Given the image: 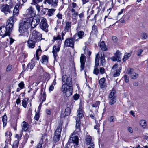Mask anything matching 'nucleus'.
<instances>
[{
  "instance_id": "1",
  "label": "nucleus",
  "mask_w": 148,
  "mask_h": 148,
  "mask_svg": "<svg viewBox=\"0 0 148 148\" xmlns=\"http://www.w3.org/2000/svg\"><path fill=\"white\" fill-rule=\"evenodd\" d=\"M30 19L29 18L23 19L19 24V32L22 35L27 36L29 33L28 30L30 27Z\"/></svg>"
},
{
  "instance_id": "2",
  "label": "nucleus",
  "mask_w": 148,
  "mask_h": 148,
  "mask_svg": "<svg viewBox=\"0 0 148 148\" xmlns=\"http://www.w3.org/2000/svg\"><path fill=\"white\" fill-rule=\"evenodd\" d=\"M77 117L76 119V130L75 131V133L78 134L79 132L80 131V119L84 115L83 113L82 110L81 108H79L77 112Z\"/></svg>"
},
{
  "instance_id": "3",
  "label": "nucleus",
  "mask_w": 148,
  "mask_h": 148,
  "mask_svg": "<svg viewBox=\"0 0 148 148\" xmlns=\"http://www.w3.org/2000/svg\"><path fill=\"white\" fill-rule=\"evenodd\" d=\"M42 35L39 32L36 30H34L29 37V39L38 42L42 39Z\"/></svg>"
},
{
  "instance_id": "4",
  "label": "nucleus",
  "mask_w": 148,
  "mask_h": 148,
  "mask_svg": "<svg viewBox=\"0 0 148 148\" xmlns=\"http://www.w3.org/2000/svg\"><path fill=\"white\" fill-rule=\"evenodd\" d=\"M62 124L60 123L57 127L54 133V136L53 137V140L55 142L58 141L60 137L61 132L62 130Z\"/></svg>"
},
{
  "instance_id": "5",
  "label": "nucleus",
  "mask_w": 148,
  "mask_h": 148,
  "mask_svg": "<svg viewBox=\"0 0 148 148\" xmlns=\"http://www.w3.org/2000/svg\"><path fill=\"white\" fill-rule=\"evenodd\" d=\"M1 11L7 15L8 13H12V6L7 4H3L0 8Z\"/></svg>"
},
{
  "instance_id": "6",
  "label": "nucleus",
  "mask_w": 148,
  "mask_h": 148,
  "mask_svg": "<svg viewBox=\"0 0 148 148\" xmlns=\"http://www.w3.org/2000/svg\"><path fill=\"white\" fill-rule=\"evenodd\" d=\"M12 29L7 27V25L6 27L1 26L0 27V35L2 36V38L9 35L10 32Z\"/></svg>"
},
{
  "instance_id": "7",
  "label": "nucleus",
  "mask_w": 148,
  "mask_h": 148,
  "mask_svg": "<svg viewBox=\"0 0 148 148\" xmlns=\"http://www.w3.org/2000/svg\"><path fill=\"white\" fill-rule=\"evenodd\" d=\"M41 17L39 15H37L34 17L31 22L32 28H34L38 25L41 20Z\"/></svg>"
},
{
  "instance_id": "8",
  "label": "nucleus",
  "mask_w": 148,
  "mask_h": 148,
  "mask_svg": "<svg viewBox=\"0 0 148 148\" xmlns=\"http://www.w3.org/2000/svg\"><path fill=\"white\" fill-rule=\"evenodd\" d=\"M40 28L46 32L48 31V25L46 22V19L42 18L41 21L40 23Z\"/></svg>"
},
{
  "instance_id": "9",
  "label": "nucleus",
  "mask_w": 148,
  "mask_h": 148,
  "mask_svg": "<svg viewBox=\"0 0 148 148\" xmlns=\"http://www.w3.org/2000/svg\"><path fill=\"white\" fill-rule=\"evenodd\" d=\"M16 17L13 16L10 17L7 22V27H9V28L12 29L14 21L16 20Z\"/></svg>"
},
{
  "instance_id": "10",
  "label": "nucleus",
  "mask_w": 148,
  "mask_h": 148,
  "mask_svg": "<svg viewBox=\"0 0 148 148\" xmlns=\"http://www.w3.org/2000/svg\"><path fill=\"white\" fill-rule=\"evenodd\" d=\"M74 42H75L73 40V38H70L65 40L64 44V46L65 47H69L74 48Z\"/></svg>"
},
{
  "instance_id": "11",
  "label": "nucleus",
  "mask_w": 148,
  "mask_h": 148,
  "mask_svg": "<svg viewBox=\"0 0 148 148\" xmlns=\"http://www.w3.org/2000/svg\"><path fill=\"white\" fill-rule=\"evenodd\" d=\"M62 81L65 83L64 84L71 86L72 85V79L71 77H68L66 75H65L63 76L62 78Z\"/></svg>"
},
{
  "instance_id": "12",
  "label": "nucleus",
  "mask_w": 148,
  "mask_h": 148,
  "mask_svg": "<svg viewBox=\"0 0 148 148\" xmlns=\"http://www.w3.org/2000/svg\"><path fill=\"white\" fill-rule=\"evenodd\" d=\"M85 144L88 145H90L92 148L94 147V144L92 140V138L90 135L86 136L85 138Z\"/></svg>"
},
{
  "instance_id": "13",
  "label": "nucleus",
  "mask_w": 148,
  "mask_h": 148,
  "mask_svg": "<svg viewBox=\"0 0 148 148\" xmlns=\"http://www.w3.org/2000/svg\"><path fill=\"white\" fill-rule=\"evenodd\" d=\"M86 58L83 54H82L80 58V71H81L84 69L85 63L86 61Z\"/></svg>"
},
{
  "instance_id": "14",
  "label": "nucleus",
  "mask_w": 148,
  "mask_h": 148,
  "mask_svg": "<svg viewBox=\"0 0 148 148\" xmlns=\"http://www.w3.org/2000/svg\"><path fill=\"white\" fill-rule=\"evenodd\" d=\"M26 12L28 16H29V17L31 18L35 16V12L34 11L33 8L32 7H30L27 10Z\"/></svg>"
},
{
  "instance_id": "15",
  "label": "nucleus",
  "mask_w": 148,
  "mask_h": 148,
  "mask_svg": "<svg viewBox=\"0 0 148 148\" xmlns=\"http://www.w3.org/2000/svg\"><path fill=\"white\" fill-rule=\"evenodd\" d=\"M36 43L37 42H36L29 38V40L27 42V45L29 48H33L34 47Z\"/></svg>"
},
{
  "instance_id": "16",
  "label": "nucleus",
  "mask_w": 148,
  "mask_h": 148,
  "mask_svg": "<svg viewBox=\"0 0 148 148\" xmlns=\"http://www.w3.org/2000/svg\"><path fill=\"white\" fill-rule=\"evenodd\" d=\"M78 138L77 136H75L70 138L69 142L70 143L75 144L76 145H78Z\"/></svg>"
},
{
  "instance_id": "17",
  "label": "nucleus",
  "mask_w": 148,
  "mask_h": 148,
  "mask_svg": "<svg viewBox=\"0 0 148 148\" xmlns=\"http://www.w3.org/2000/svg\"><path fill=\"white\" fill-rule=\"evenodd\" d=\"M20 5L19 4H17L15 6L13 10V16H16L19 14V10L18 8Z\"/></svg>"
},
{
  "instance_id": "18",
  "label": "nucleus",
  "mask_w": 148,
  "mask_h": 148,
  "mask_svg": "<svg viewBox=\"0 0 148 148\" xmlns=\"http://www.w3.org/2000/svg\"><path fill=\"white\" fill-rule=\"evenodd\" d=\"M71 22L68 21L66 22L65 29L64 30V31H65V33H66V32H69L71 31Z\"/></svg>"
},
{
  "instance_id": "19",
  "label": "nucleus",
  "mask_w": 148,
  "mask_h": 148,
  "mask_svg": "<svg viewBox=\"0 0 148 148\" xmlns=\"http://www.w3.org/2000/svg\"><path fill=\"white\" fill-rule=\"evenodd\" d=\"M105 78L103 77L101 78L99 81V84L100 87L103 89L104 88H106V84L105 83Z\"/></svg>"
},
{
  "instance_id": "20",
  "label": "nucleus",
  "mask_w": 148,
  "mask_h": 148,
  "mask_svg": "<svg viewBox=\"0 0 148 148\" xmlns=\"http://www.w3.org/2000/svg\"><path fill=\"white\" fill-rule=\"evenodd\" d=\"M72 86H69L68 87V89L66 90V92H64V93H65L66 97H68L72 95Z\"/></svg>"
},
{
  "instance_id": "21",
  "label": "nucleus",
  "mask_w": 148,
  "mask_h": 148,
  "mask_svg": "<svg viewBox=\"0 0 148 148\" xmlns=\"http://www.w3.org/2000/svg\"><path fill=\"white\" fill-rule=\"evenodd\" d=\"M60 50V47L56 48L55 46L53 47L52 53L53 55L54 59H56V58L57 56V52H58Z\"/></svg>"
},
{
  "instance_id": "22",
  "label": "nucleus",
  "mask_w": 148,
  "mask_h": 148,
  "mask_svg": "<svg viewBox=\"0 0 148 148\" xmlns=\"http://www.w3.org/2000/svg\"><path fill=\"white\" fill-rule=\"evenodd\" d=\"M42 0H33V3H32V4H34L36 5V9L38 12L40 11V6L38 4V3L42 1Z\"/></svg>"
},
{
  "instance_id": "23",
  "label": "nucleus",
  "mask_w": 148,
  "mask_h": 148,
  "mask_svg": "<svg viewBox=\"0 0 148 148\" xmlns=\"http://www.w3.org/2000/svg\"><path fill=\"white\" fill-rule=\"evenodd\" d=\"M23 125L22 126V131H27L29 127V124L23 121Z\"/></svg>"
},
{
  "instance_id": "24",
  "label": "nucleus",
  "mask_w": 148,
  "mask_h": 148,
  "mask_svg": "<svg viewBox=\"0 0 148 148\" xmlns=\"http://www.w3.org/2000/svg\"><path fill=\"white\" fill-rule=\"evenodd\" d=\"M100 55L98 53L96 55L95 59V65L96 66H98L99 65Z\"/></svg>"
},
{
  "instance_id": "25",
  "label": "nucleus",
  "mask_w": 148,
  "mask_h": 148,
  "mask_svg": "<svg viewBox=\"0 0 148 148\" xmlns=\"http://www.w3.org/2000/svg\"><path fill=\"white\" fill-rule=\"evenodd\" d=\"M100 47L102 50L103 51H105L107 50V49L106 46V45L104 41L101 42L100 43Z\"/></svg>"
},
{
  "instance_id": "26",
  "label": "nucleus",
  "mask_w": 148,
  "mask_h": 148,
  "mask_svg": "<svg viewBox=\"0 0 148 148\" xmlns=\"http://www.w3.org/2000/svg\"><path fill=\"white\" fill-rule=\"evenodd\" d=\"M42 62L44 64H47L48 62V59L47 56L43 55L42 56Z\"/></svg>"
},
{
  "instance_id": "27",
  "label": "nucleus",
  "mask_w": 148,
  "mask_h": 148,
  "mask_svg": "<svg viewBox=\"0 0 148 148\" xmlns=\"http://www.w3.org/2000/svg\"><path fill=\"white\" fill-rule=\"evenodd\" d=\"M100 59L101 63L103 65L105 62L104 53L103 52H101V53Z\"/></svg>"
},
{
  "instance_id": "28",
  "label": "nucleus",
  "mask_w": 148,
  "mask_h": 148,
  "mask_svg": "<svg viewBox=\"0 0 148 148\" xmlns=\"http://www.w3.org/2000/svg\"><path fill=\"white\" fill-rule=\"evenodd\" d=\"M69 86L66 84H63L62 87L61 91L63 93L66 92V91L68 89V87Z\"/></svg>"
},
{
  "instance_id": "29",
  "label": "nucleus",
  "mask_w": 148,
  "mask_h": 148,
  "mask_svg": "<svg viewBox=\"0 0 148 148\" xmlns=\"http://www.w3.org/2000/svg\"><path fill=\"white\" fill-rule=\"evenodd\" d=\"M121 53H120V52L119 50H117L115 53V56L118 59V61H120V60L119 59L121 58Z\"/></svg>"
},
{
  "instance_id": "30",
  "label": "nucleus",
  "mask_w": 148,
  "mask_h": 148,
  "mask_svg": "<svg viewBox=\"0 0 148 148\" xmlns=\"http://www.w3.org/2000/svg\"><path fill=\"white\" fill-rule=\"evenodd\" d=\"M71 15L73 17H76L78 15V12L76 11L75 9H71Z\"/></svg>"
},
{
  "instance_id": "31",
  "label": "nucleus",
  "mask_w": 148,
  "mask_h": 148,
  "mask_svg": "<svg viewBox=\"0 0 148 148\" xmlns=\"http://www.w3.org/2000/svg\"><path fill=\"white\" fill-rule=\"evenodd\" d=\"M121 67H120L119 69L116 70V72L114 73L113 76L114 77L119 76L120 75V73L121 72Z\"/></svg>"
},
{
  "instance_id": "32",
  "label": "nucleus",
  "mask_w": 148,
  "mask_h": 148,
  "mask_svg": "<svg viewBox=\"0 0 148 148\" xmlns=\"http://www.w3.org/2000/svg\"><path fill=\"white\" fill-rule=\"evenodd\" d=\"M28 100V98H25L22 101V106L25 108L26 107L27 103V101Z\"/></svg>"
},
{
  "instance_id": "33",
  "label": "nucleus",
  "mask_w": 148,
  "mask_h": 148,
  "mask_svg": "<svg viewBox=\"0 0 148 148\" xmlns=\"http://www.w3.org/2000/svg\"><path fill=\"white\" fill-rule=\"evenodd\" d=\"M7 116L6 115H4L2 117V121L3 127L5 126L6 125L7 122Z\"/></svg>"
},
{
  "instance_id": "34",
  "label": "nucleus",
  "mask_w": 148,
  "mask_h": 148,
  "mask_svg": "<svg viewBox=\"0 0 148 148\" xmlns=\"http://www.w3.org/2000/svg\"><path fill=\"white\" fill-rule=\"evenodd\" d=\"M70 108H69L67 107L65 109L64 114L65 116H68L70 114Z\"/></svg>"
},
{
  "instance_id": "35",
  "label": "nucleus",
  "mask_w": 148,
  "mask_h": 148,
  "mask_svg": "<svg viewBox=\"0 0 148 148\" xmlns=\"http://www.w3.org/2000/svg\"><path fill=\"white\" fill-rule=\"evenodd\" d=\"M100 103V102L99 101H97L95 103H92L91 106L93 107L98 108Z\"/></svg>"
},
{
  "instance_id": "36",
  "label": "nucleus",
  "mask_w": 148,
  "mask_h": 148,
  "mask_svg": "<svg viewBox=\"0 0 148 148\" xmlns=\"http://www.w3.org/2000/svg\"><path fill=\"white\" fill-rule=\"evenodd\" d=\"M44 136H42L36 148H41L42 147V145L43 143V139Z\"/></svg>"
},
{
  "instance_id": "37",
  "label": "nucleus",
  "mask_w": 148,
  "mask_h": 148,
  "mask_svg": "<svg viewBox=\"0 0 148 148\" xmlns=\"http://www.w3.org/2000/svg\"><path fill=\"white\" fill-rule=\"evenodd\" d=\"M55 9H51L48 10V15L49 16H51L53 14Z\"/></svg>"
},
{
  "instance_id": "38",
  "label": "nucleus",
  "mask_w": 148,
  "mask_h": 148,
  "mask_svg": "<svg viewBox=\"0 0 148 148\" xmlns=\"http://www.w3.org/2000/svg\"><path fill=\"white\" fill-rule=\"evenodd\" d=\"M131 56V54L129 53H125V54L124 57L123 59V62H125L126 60L128 59V58Z\"/></svg>"
},
{
  "instance_id": "39",
  "label": "nucleus",
  "mask_w": 148,
  "mask_h": 148,
  "mask_svg": "<svg viewBox=\"0 0 148 148\" xmlns=\"http://www.w3.org/2000/svg\"><path fill=\"white\" fill-rule=\"evenodd\" d=\"M77 34L79 38L81 39L83 37L84 35V32L82 31H80L78 32Z\"/></svg>"
},
{
  "instance_id": "40",
  "label": "nucleus",
  "mask_w": 148,
  "mask_h": 148,
  "mask_svg": "<svg viewBox=\"0 0 148 148\" xmlns=\"http://www.w3.org/2000/svg\"><path fill=\"white\" fill-rule=\"evenodd\" d=\"M51 5L56 7L58 3V0H51Z\"/></svg>"
},
{
  "instance_id": "41",
  "label": "nucleus",
  "mask_w": 148,
  "mask_h": 148,
  "mask_svg": "<svg viewBox=\"0 0 148 148\" xmlns=\"http://www.w3.org/2000/svg\"><path fill=\"white\" fill-rule=\"evenodd\" d=\"M127 18V20H128L129 19V17L128 16H127L126 15L124 16V15L121 18L120 20V21L121 23H123L125 22V20Z\"/></svg>"
},
{
  "instance_id": "42",
  "label": "nucleus",
  "mask_w": 148,
  "mask_h": 148,
  "mask_svg": "<svg viewBox=\"0 0 148 148\" xmlns=\"http://www.w3.org/2000/svg\"><path fill=\"white\" fill-rule=\"evenodd\" d=\"M140 124L142 126L144 127H145L147 125L146 121L145 120H143L140 121Z\"/></svg>"
},
{
  "instance_id": "43",
  "label": "nucleus",
  "mask_w": 148,
  "mask_h": 148,
  "mask_svg": "<svg viewBox=\"0 0 148 148\" xmlns=\"http://www.w3.org/2000/svg\"><path fill=\"white\" fill-rule=\"evenodd\" d=\"M116 101V99L115 97H114L111 99L109 101V104L111 105H112L115 103Z\"/></svg>"
},
{
  "instance_id": "44",
  "label": "nucleus",
  "mask_w": 148,
  "mask_h": 148,
  "mask_svg": "<svg viewBox=\"0 0 148 148\" xmlns=\"http://www.w3.org/2000/svg\"><path fill=\"white\" fill-rule=\"evenodd\" d=\"M115 91L114 90H112L109 95V97L110 98H112L114 97H115L114 94L115 93Z\"/></svg>"
},
{
  "instance_id": "45",
  "label": "nucleus",
  "mask_w": 148,
  "mask_h": 148,
  "mask_svg": "<svg viewBox=\"0 0 148 148\" xmlns=\"http://www.w3.org/2000/svg\"><path fill=\"white\" fill-rule=\"evenodd\" d=\"M98 66H96L95 67V68L93 70V73L94 74H95L97 75L99 73V70L97 67Z\"/></svg>"
},
{
  "instance_id": "46",
  "label": "nucleus",
  "mask_w": 148,
  "mask_h": 148,
  "mask_svg": "<svg viewBox=\"0 0 148 148\" xmlns=\"http://www.w3.org/2000/svg\"><path fill=\"white\" fill-rule=\"evenodd\" d=\"M143 50L142 49H139L136 51V53L137 55L139 56H141V54L143 52Z\"/></svg>"
},
{
  "instance_id": "47",
  "label": "nucleus",
  "mask_w": 148,
  "mask_h": 148,
  "mask_svg": "<svg viewBox=\"0 0 148 148\" xmlns=\"http://www.w3.org/2000/svg\"><path fill=\"white\" fill-rule=\"evenodd\" d=\"M134 69L133 68H129L127 70V72L128 74H132Z\"/></svg>"
},
{
  "instance_id": "48",
  "label": "nucleus",
  "mask_w": 148,
  "mask_h": 148,
  "mask_svg": "<svg viewBox=\"0 0 148 148\" xmlns=\"http://www.w3.org/2000/svg\"><path fill=\"white\" fill-rule=\"evenodd\" d=\"M19 140H15L13 144V146L14 147V148H17L18 147L19 144Z\"/></svg>"
},
{
  "instance_id": "49",
  "label": "nucleus",
  "mask_w": 148,
  "mask_h": 148,
  "mask_svg": "<svg viewBox=\"0 0 148 148\" xmlns=\"http://www.w3.org/2000/svg\"><path fill=\"white\" fill-rule=\"evenodd\" d=\"M138 74L136 73H133V75L131 76V78L132 79H135L138 77Z\"/></svg>"
},
{
  "instance_id": "50",
  "label": "nucleus",
  "mask_w": 148,
  "mask_h": 148,
  "mask_svg": "<svg viewBox=\"0 0 148 148\" xmlns=\"http://www.w3.org/2000/svg\"><path fill=\"white\" fill-rule=\"evenodd\" d=\"M123 78H124V80L125 82L128 83L129 82V78L128 75H125L123 76Z\"/></svg>"
},
{
  "instance_id": "51",
  "label": "nucleus",
  "mask_w": 148,
  "mask_h": 148,
  "mask_svg": "<svg viewBox=\"0 0 148 148\" xmlns=\"http://www.w3.org/2000/svg\"><path fill=\"white\" fill-rule=\"evenodd\" d=\"M40 117V115L38 112H36L34 117V119L37 121L38 120Z\"/></svg>"
},
{
  "instance_id": "52",
  "label": "nucleus",
  "mask_w": 148,
  "mask_h": 148,
  "mask_svg": "<svg viewBox=\"0 0 148 148\" xmlns=\"http://www.w3.org/2000/svg\"><path fill=\"white\" fill-rule=\"evenodd\" d=\"M5 136L9 138H10L12 135V134L11 132L9 131H7L5 134Z\"/></svg>"
},
{
  "instance_id": "53",
  "label": "nucleus",
  "mask_w": 148,
  "mask_h": 148,
  "mask_svg": "<svg viewBox=\"0 0 148 148\" xmlns=\"http://www.w3.org/2000/svg\"><path fill=\"white\" fill-rule=\"evenodd\" d=\"M18 85L19 88L21 89L23 88L24 87V84L23 82H21Z\"/></svg>"
},
{
  "instance_id": "54",
  "label": "nucleus",
  "mask_w": 148,
  "mask_h": 148,
  "mask_svg": "<svg viewBox=\"0 0 148 148\" xmlns=\"http://www.w3.org/2000/svg\"><path fill=\"white\" fill-rule=\"evenodd\" d=\"M108 120L110 123L113 122L114 120V117L112 116H109L108 118Z\"/></svg>"
},
{
  "instance_id": "55",
  "label": "nucleus",
  "mask_w": 148,
  "mask_h": 148,
  "mask_svg": "<svg viewBox=\"0 0 148 148\" xmlns=\"http://www.w3.org/2000/svg\"><path fill=\"white\" fill-rule=\"evenodd\" d=\"M44 4H46L47 3L49 5H51V0H44L43 2Z\"/></svg>"
},
{
  "instance_id": "56",
  "label": "nucleus",
  "mask_w": 148,
  "mask_h": 148,
  "mask_svg": "<svg viewBox=\"0 0 148 148\" xmlns=\"http://www.w3.org/2000/svg\"><path fill=\"white\" fill-rule=\"evenodd\" d=\"M99 126L100 125L99 124H98L95 126L94 127V129H96L98 132H99Z\"/></svg>"
},
{
  "instance_id": "57",
  "label": "nucleus",
  "mask_w": 148,
  "mask_h": 148,
  "mask_svg": "<svg viewBox=\"0 0 148 148\" xmlns=\"http://www.w3.org/2000/svg\"><path fill=\"white\" fill-rule=\"evenodd\" d=\"M77 34H75L73 37L72 38H73V40L75 42V41H76L78 39H76V38L77 37Z\"/></svg>"
},
{
  "instance_id": "58",
  "label": "nucleus",
  "mask_w": 148,
  "mask_h": 148,
  "mask_svg": "<svg viewBox=\"0 0 148 148\" xmlns=\"http://www.w3.org/2000/svg\"><path fill=\"white\" fill-rule=\"evenodd\" d=\"M57 17L59 19H61L62 18V15L59 13L56 15Z\"/></svg>"
},
{
  "instance_id": "59",
  "label": "nucleus",
  "mask_w": 148,
  "mask_h": 148,
  "mask_svg": "<svg viewBox=\"0 0 148 148\" xmlns=\"http://www.w3.org/2000/svg\"><path fill=\"white\" fill-rule=\"evenodd\" d=\"M79 95L77 94H75L73 96L74 99L75 100H77L79 98Z\"/></svg>"
},
{
  "instance_id": "60",
  "label": "nucleus",
  "mask_w": 148,
  "mask_h": 148,
  "mask_svg": "<svg viewBox=\"0 0 148 148\" xmlns=\"http://www.w3.org/2000/svg\"><path fill=\"white\" fill-rule=\"evenodd\" d=\"M77 6V4L76 3L74 2H72L71 3V9L75 8Z\"/></svg>"
},
{
  "instance_id": "61",
  "label": "nucleus",
  "mask_w": 148,
  "mask_h": 148,
  "mask_svg": "<svg viewBox=\"0 0 148 148\" xmlns=\"http://www.w3.org/2000/svg\"><path fill=\"white\" fill-rule=\"evenodd\" d=\"M100 72L102 74H103L105 72V69L101 67L100 68Z\"/></svg>"
},
{
  "instance_id": "62",
  "label": "nucleus",
  "mask_w": 148,
  "mask_h": 148,
  "mask_svg": "<svg viewBox=\"0 0 148 148\" xmlns=\"http://www.w3.org/2000/svg\"><path fill=\"white\" fill-rule=\"evenodd\" d=\"M112 40L114 42H117L118 41L117 38L116 36H113L112 38Z\"/></svg>"
},
{
  "instance_id": "63",
  "label": "nucleus",
  "mask_w": 148,
  "mask_h": 148,
  "mask_svg": "<svg viewBox=\"0 0 148 148\" xmlns=\"http://www.w3.org/2000/svg\"><path fill=\"white\" fill-rule=\"evenodd\" d=\"M142 36L145 39H146L147 38L148 35L146 33H143V34Z\"/></svg>"
},
{
  "instance_id": "64",
  "label": "nucleus",
  "mask_w": 148,
  "mask_h": 148,
  "mask_svg": "<svg viewBox=\"0 0 148 148\" xmlns=\"http://www.w3.org/2000/svg\"><path fill=\"white\" fill-rule=\"evenodd\" d=\"M47 10H48V9L44 8L41 10V12L42 14H45L46 13V11Z\"/></svg>"
}]
</instances>
